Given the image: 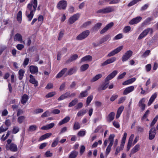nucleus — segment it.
I'll return each instance as SVG.
<instances>
[{
	"label": "nucleus",
	"mask_w": 158,
	"mask_h": 158,
	"mask_svg": "<svg viewBox=\"0 0 158 158\" xmlns=\"http://www.w3.org/2000/svg\"><path fill=\"white\" fill-rule=\"evenodd\" d=\"M37 5V0H31L30 3L28 4L26 11V15L29 21H30L32 19Z\"/></svg>",
	"instance_id": "obj_1"
},
{
	"label": "nucleus",
	"mask_w": 158,
	"mask_h": 158,
	"mask_svg": "<svg viewBox=\"0 0 158 158\" xmlns=\"http://www.w3.org/2000/svg\"><path fill=\"white\" fill-rule=\"evenodd\" d=\"M114 9L112 6H108L99 10L97 11V13L106 14L114 11Z\"/></svg>",
	"instance_id": "obj_2"
},
{
	"label": "nucleus",
	"mask_w": 158,
	"mask_h": 158,
	"mask_svg": "<svg viewBox=\"0 0 158 158\" xmlns=\"http://www.w3.org/2000/svg\"><path fill=\"white\" fill-rule=\"evenodd\" d=\"M89 31L88 30L83 31L76 38L77 40H81L87 37L89 34Z\"/></svg>",
	"instance_id": "obj_3"
},
{
	"label": "nucleus",
	"mask_w": 158,
	"mask_h": 158,
	"mask_svg": "<svg viewBox=\"0 0 158 158\" xmlns=\"http://www.w3.org/2000/svg\"><path fill=\"white\" fill-rule=\"evenodd\" d=\"M80 17V14L78 13L73 15L69 19L68 23L69 24H72L78 20Z\"/></svg>",
	"instance_id": "obj_4"
},
{
	"label": "nucleus",
	"mask_w": 158,
	"mask_h": 158,
	"mask_svg": "<svg viewBox=\"0 0 158 158\" xmlns=\"http://www.w3.org/2000/svg\"><path fill=\"white\" fill-rule=\"evenodd\" d=\"M123 46H121L110 52L107 56L108 57L113 56L119 52L123 48Z\"/></svg>",
	"instance_id": "obj_5"
},
{
	"label": "nucleus",
	"mask_w": 158,
	"mask_h": 158,
	"mask_svg": "<svg viewBox=\"0 0 158 158\" xmlns=\"http://www.w3.org/2000/svg\"><path fill=\"white\" fill-rule=\"evenodd\" d=\"M149 32L152 33V29L150 28H147L144 30L142 33L139 35L138 39L140 40L145 37Z\"/></svg>",
	"instance_id": "obj_6"
},
{
	"label": "nucleus",
	"mask_w": 158,
	"mask_h": 158,
	"mask_svg": "<svg viewBox=\"0 0 158 158\" xmlns=\"http://www.w3.org/2000/svg\"><path fill=\"white\" fill-rule=\"evenodd\" d=\"M132 52L131 50L127 51L123 56L122 60L123 62L125 61L128 60L132 55Z\"/></svg>",
	"instance_id": "obj_7"
},
{
	"label": "nucleus",
	"mask_w": 158,
	"mask_h": 158,
	"mask_svg": "<svg viewBox=\"0 0 158 158\" xmlns=\"http://www.w3.org/2000/svg\"><path fill=\"white\" fill-rule=\"evenodd\" d=\"M6 149L7 150H10L12 152H15L18 150V148L16 144L14 143H11L8 146H5Z\"/></svg>",
	"instance_id": "obj_8"
},
{
	"label": "nucleus",
	"mask_w": 158,
	"mask_h": 158,
	"mask_svg": "<svg viewBox=\"0 0 158 158\" xmlns=\"http://www.w3.org/2000/svg\"><path fill=\"white\" fill-rule=\"evenodd\" d=\"M67 5V2L65 1L62 0L58 2L57 5V7L59 9L64 10L65 9Z\"/></svg>",
	"instance_id": "obj_9"
},
{
	"label": "nucleus",
	"mask_w": 158,
	"mask_h": 158,
	"mask_svg": "<svg viewBox=\"0 0 158 158\" xmlns=\"http://www.w3.org/2000/svg\"><path fill=\"white\" fill-rule=\"evenodd\" d=\"M116 60V58L115 57H114L109 58L103 63L101 64V65L102 66H104L108 64L113 63Z\"/></svg>",
	"instance_id": "obj_10"
},
{
	"label": "nucleus",
	"mask_w": 158,
	"mask_h": 158,
	"mask_svg": "<svg viewBox=\"0 0 158 158\" xmlns=\"http://www.w3.org/2000/svg\"><path fill=\"white\" fill-rule=\"evenodd\" d=\"M156 130L154 127L152 128L149 131V139L151 140L155 137Z\"/></svg>",
	"instance_id": "obj_11"
},
{
	"label": "nucleus",
	"mask_w": 158,
	"mask_h": 158,
	"mask_svg": "<svg viewBox=\"0 0 158 158\" xmlns=\"http://www.w3.org/2000/svg\"><path fill=\"white\" fill-rule=\"evenodd\" d=\"M118 73V72L117 70L114 71L111 73L107 76L105 79V80L106 81H107L111 80Z\"/></svg>",
	"instance_id": "obj_12"
},
{
	"label": "nucleus",
	"mask_w": 158,
	"mask_h": 158,
	"mask_svg": "<svg viewBox=\"0 0 158 158\" xmlns=\"http://www.w3.org/2000/svg\"><path fill=\"white\" fill-rule=\"evenodd\" d=\"M142 18L140 16H138L132 19L129 22V24L131 25L136 24L139 23L142 19Z\"/></svg>",
	"instance_id": "obj_13"
},
{
	"label": "nucleus",
	"mask_w": 158,
	"mask_h": 158,
	"mask_svg": "<svg viewBox=\"0 0 158 158\" xmlns=\"http://www.w3.org/2000/svg\"><path fill=\"white\" fill-rule=\"evenodd\" d=\"M114 25L113 22H111L107 25L100 32L101 34H103L106 32L108 30L110 29Z\"/></svg>",
	"instance_id": "obj_14"
},
{
	"label": "nucleus",
	"mask_w": 158,
	"mask_h": 158,
	"mask_svg": "<svg viewBox=\"0 0 158 158\" xmlns=\"http://www.w3.org/2000/svg\"><path fill=\"white\" fill-rule=\"evenodd\" d=\"M114 25L113 22H111L107 25L100 32L101 34H103L106 32L108 30L110 29Z\"/></svg>",
	"instance_id": "obj_15"
},
{
	"label": "nucleus",
	"mask_w": 158,
	"mask_h": 158,
	"mask_svg": "<svg viewBox=\"0 0 158 158\" xmlns=\"http://www.w3.org/2000/svg\"><path fill=\"white\" fill-rule=\"evenodd\" d=\"M140 145L139 144H137L131 150V153L129 156L131 157V155L133 154L138 151L140 149Z\"/></svg>",
	"instance_id": "obj_16"
},
{
	"label": "nucleus",
	"mask_w": 158,
	"mask_h": 158,
	"mask_svg": "<svg viewBox=\"0 0 158 158\" xmlns=\"http://www.w3.org/2000/svg\"><path fill=\"white\" fill-rule=\"evenodd\" d=\"M29 77V82L33 84L35 87L37 86L38 84V82L36 80L34 77L32 75L30 74Z\"/></svg>",
	"instance_id": "obj_17"
},
{
	"label": "nucleus",
	"mask_w": 158,
	"mask_h": 158,
	"mask_svg": "<svg viewBox=\"0 0 158 158\" xmlns=\"http://www.w3.org/2000/svg\"><path fill=\"white\" fill-rule=\"evenodd\" d=\"M134 90V87L133 86H131L126 88L123 92V94L126 95L132 92Z\"/></svg>",
	"instance_id": "obj_18"
},
{
	"label": "nucleus",
	"mask_w": 158,
	"mask_h": 158,
	"mask_svg": "<svg viewBox=\"0 0 158 158\" xmlns=\"http://www.w3.org/2000/svg\"><path fill=\"white\" fill-rule=\"evenodd\" d=\"M14 40L15 41H18L21 43H25L24 41H23L22 37L21 35L19 33H17L15 35Z\"/></svg>",
	"instance_id": "obj_19"
},
{
	"label": "nucleus",
	"mask_w": 158,
	"mask_h": 158,
	"mask_svg": "<svg viewBox=\"0 0 158 158\" xmlns=\"http://www.w3.org/2000/svg\"><path fill=\"white\" fill-rule=\"evenodd\" d=\"M29 70L30 72L32 74L37 73L38 72V69L35 66L31 65L29 67Z\"/></svg>",
	"instance_id": "obj_20"
},
{
	"label": "nucleus",
	"mask_w": 158,
	"mask_h": 158,
	"mask_svg": "<svg viewBox=\"0 0 158 158\" xmlns=\"http://www.w3.org/2000/svg\"><path fill=\"white\" fill-rule=\"evenodd\" d=\"M157 96V94L156 93H154L152 95L148 103V106H150L152 103L155 99L156 98Z\"/></svg>",
	"instance_id": "obj_21"
},
{
	"label": "nucleus",
	"mask_w": 158,
	"mask_h": 158,
	"mask_svg": "<svg viewBox=\"0 0 158 158\" xmlns=\"http://www.w3.org/2000/svg\"><path fill=\"white\" fill-rule=\"evenodd\" d=\"M124 145L121 144L119 146H118L117 148L114 153V155L115 156L118 155V153H119L121 151L123 150L124 147Z\"/></svg>",
	"instance_id": "obj_22"
},
{
	"label": "nucleus",
	"mask_w": 158,
	"mask_h": 158,
	"mask_svg": "<svg viewBox=\"0 0 158 158\" xmlns=\"http://www.w3.org/2000/svg\"><path fill=\"white\" fill-rule=\"evenodd\" d=\"M70 119V118L69 116H66L63 119L60 121L58 123V125L60 126L65 123L68 122Z\"/></svg>",
	"instance_id": "obj_23"
},
{
	"label": "nucleus",
	"mask_w": 158,
	"mask_h": 158,
	"mask_svg": "<svg viewBox=\"0 0 158 158\" xmlns=\"http://www.w3.org/2000/svg\"><path fill=\"white\" fill-rule=\"evenodd\" d=\"M124 109V107L123 106H121L118 108L116 116V118H119Z\"/></svg>",
	"instance_id": "obj_24"
},
{
	"label": "nucleus",
	"mask_w": 158,
	"mask_h": 158,
	"mask_svg": "<svg viewBox=\"0 0 158 158\" xmlns=\"http://www.w3.org/2000/svg\"><path fill=\"white\" fill-rule=\"evenodd\" d=\"M29 99L28 95L26 94H24L22 97L21 100V103L22 104H24L26 103Z\"/></svg>",
	"instance_id": "obj_25"
},
{
	"label": "nucleus",
	"mask_w": 158,
	"mask_h": 158,
	"mask_svg": "<svg viewBox=\"0 0 158 158\" xmlns=\"http://www.w3.org/2000/svg\"><path fill=\"white\" fill-rule=\"evenodd\" d=\"M114 137V134H113L110 135L108 138V141L109 142V144L113 145Z\"/></svg>",
	"instance_id": "obj_26"
},
{
	"label": "nucleus",
	"mask_w": 158,
	"mask_h": 158,
	"mask_svg": "<svg viewBox=\"0 0 158 158\" xmlns=\"http://www.w3.org/2000/svg\"><path fill=\"white\" fill-rule=\"evenodd\" d=\"M92 59V57L90 55L86 56L83 57L81 60V62H84L85 61H91Z\"/></svg>",
	"instance_id": "obj_27"
},
{
	"label": "nucleus",
	"mask_w": 158,
	"mask_h": 158,
	"mask_svg": "<svg viewBox=\"0 0 158 158\" xmlns=\"http://www.w3.org/2000/svg\"><path fill=\"white\" fill-rule=\"evenodd\" d=\"M52 135L51 133H47L44 135L41 136L39 139L40 141H42L44 139H45L50 136Z\"/></svg>",
	"instance_id": "obj_28"
},
{
	"label": "nucleus",
	"mask_w": 158,
	"mask_h": 158,
	"mask_svg": "<svg viewBox=\"0 0 158 158\" xmlns=\"http://www.w3.org/2000/svg\"><path fill=\"white\" fill-rule=\"evenodd\" d=\"M136 80V78L135 77L131 78L128 80L125 81L123 83V85H126L131 84L134 82Z\"/></svg>",
	"instance_id": "obj_29"
},
{
	"label": "nucleus",
	"mask_w": 158,
	"mask_h": 158,
	"mask_svg": "<svg viewBox=\"0 0 158 158\" xmlns=\"http://www.w3.org/2000/svg\"><path fill=\"white\" fill-rule=\"evenodd\" d=\"M67 70L66 68H65L62 69L57 75L56 78H59L60 77L62 76L65 73Z\"/></svg>",
	"instance_id": "obj_30"
},
{
	"label": "nucleus",
	"mask_w": 158,
	"mask_h": 158,
	"mask_svg": "<svg viewBox=\"0 0 158 158\" xmlns=\"http://www.w3.org/2000/svg\"><path fill=\"white\" fill-rule=\"evenodd\" d=\"M78 153L76 151H72L69 154V158H75L77 156Z\"/></svg>",
	"instance_id": "obj_31"
},
{
	"label": "nucleus",
	"mask_w": 158,
	"mask_h": 158,
	"mask_svg": "<svg viewBox=\"0 0 158 158\" xmlns=\"http://www.w3.org/2000/svg\"><path fill=\"white\" fill-rule=\"evenodd\" d=\"M102 76V75L101 74H99L96 75L91 80V82H94L99 79Z\"/></svg>",
	"instance_id": "obj_32"
},
{
	"label": "nucleus",
	"mask_w": 158,
	"mask_h": 158,
	"mask_svg": "<svg viewBox=\"0 0 158 158\" xmlns=\"http://www.w3.org/2000/svg\"><path fill=\"white\" fill-rule=\"evenodd\" d=\"M25 73V71L23 69H20L19 71V78L20 80H21L24 76Z\"/></svg>",
	"instance_id": "obj_33"
},
{
	"label": "nucleus",
	"mask_w": 158,
	"mask_h": 158,
	"mask_svg": "<svg viewBox=\"0 0 158 158\" xmlns=\"http://www.w3.org/2000/svg\"><path fill=\"white\" fill-rule=\"evenodd\" d=\"M81 127V125L79 123L77 122H75L73 126L74 130H77L79 129Z\"/></svg>",
	"instance_id": "obj_34"
},
{
	"label": "nucleus",
	"mask_w": 158,
	"mask_h": 158,
	"mask_svg": "<svg viewBox=\"0 0 158 158\" xmlns=\"http://www.w3.org/2000/svg\"><path fill=\"white\" fill-rule=\"evenodd\" d=\"M115 113L113 112H111L108 115V120L110 122L114 118Z\"/></svg>",
	"instance_id": "obj_35"
},
{
	"label": "nucleus",
	"mask_w": 158,
	"mask_h": 158,
	"mask_svg": "<svg viewBox=\"0 0 158 158\" xmlns=\"http://www.w3.org/2000/svg\"><path fill=\"white\" fill-rule=\"evenodd\" d=\"M77 69L75 67L70 69L68 72V74L69 75H71L75 73L77 71Z\"/></svg>",
	"instance_id": "obj_36"
},
{
	"label": "nucleus",
	"mask_w": 158,
	"mask_h": 158,
	"mask_svg": "<svg viewBox=\"0 0 158 158\" xmlns=\"http://www.w3.org/2000/svg\"><path fill=\"white\" fill-rule=\"evenodd\" d=\"M102 25L101 23H98L96 24L93 28V29L94 31H96L99 29Z\"/></svg>",
	"instance_id": "obj_37"
},
{
	"label": "nucleus",
	"mask_w": 158,
	"mask_h": 158,
	"mask_svg": "<svg viewBox=\"0 0 158 158\" xmlns=\"http://www.w3.org/2000/svg\"><path fill=\"white\" fill-rule=\"evenodd\" d=\"M25 119V117L23 116H21L19 117L18 118V122L20 124L23 123Z\"/></svg>",
	"instance_id": "obj_38"
},
{
	"label": "nucleus",
	"mask_w": 158,
	"mask_h": 158,
	"mask_svg": "<svg viewBox=\"0 0 158 158\" xmlns=\"http://www.w3.org/2000/svg\"><path fill=\"white\" fill-rule=\"evenodd\" d=\"M22 13L21 11H19L17 14V20L20 23L22 20Z\"/></svg>",
	"instance_id": "obj_39"
},
{
	"label": "nucleus",
	"mask_w": 158,
	"mask_h": 158,
	"mask_svg": "<svg viewBox=\"0 0 158 158\" xmlns=\"http://www.w3.org/2000/svg\"><path fill=\"white\" fill-rule=\"evenodd\" d=\"M112 146V145L109 144L107 147L105 151V154L106 156H107L110 152Z\"/></svg>",
	"instance_id": "obj_40"
},
{
	"label": "nucleus",
	"mask_w": 158,
	"mask_h": 158,
	"mask_svg": "<svg viewBox=\"0 0 158 158\" xmlns=\"http://www.w3.org/2000/svg\"><path fill=\"white\" fill-rule=\"evenodd\" d=\"M89 65L88 64H85L82 65L80 67L81 71H84L86 70L89 67Z\"/></svg>",
	"instance_id": "obj_41"
},
{
	"label": "nucleus",
	"mask_w": 158,
	"mask_h": 158,
	"mask_svg": "<svg viewBox=\"0 0 158 158\" xmlns=\"http://www.w3.org/2000/svg\"><path fill=\"white\" fill-rule=\"evenodd\" d=\"M59 140V138L58 137L56 138V139L54 140L51 146L52 147H56L57 145Z\"/></svg>",
	"instance_id": "obj_42"
},
{
	"label": "nucleus",
	"mask_w": 158,
	"mask_h": 158,
	"mask_svg": "<svg viewBox=\"0 0 158 158\" xmlns=\"http://www.w3.org/2000/svg\"><path fill=\"white\" fill-rule=\"evenodd\" d=\"M78 102V99H75L74 100H73L71 102H70L69 104V107H72L74 105H75Z\"/></svg>",
	"instance_id": "obj_43"
},
{
	"label": "nucleus",
	"mask_w": 158,
	"mask_h": 158,
	"mask_svg": "<svg viewBox=\"0 0 158 158\" xmlns=\"http://www.w3.org/2000/svg\"><path fill=\"white\" fill-rule=\"evenodd\" d=\"M123 35L122 33H119L114 37L113 38L114 40H118L122 38L123 37Z\"/></svg>",
	"instance_id": "obj_44"
},
{
	"label": "nucleus",
	"mask_w": 158,
	"mask_h": 158,
	"mask_svg": "<svg viewBox=\"0 0 158 158\" xmlns=\"http://www.w3.org/2000/svg\"><path fill=\"white\" fill-rule=\"evenodd\" d=\"M37 128V127L36 125H32L30 126L28 129V130L30 131H34Z\"/></svg>",
	"instance_id": "obj_45"
},
{
	"label": "nucleus",
	"mask_w": 158,
	"mask_h": 158,
	"mask_svg": "<svg viewBox=\"0 0 158 158\" xmlns=\"http://www.w3.org/2000/svg\"><path fill=\"white\" fill-rule=\"evenodd\" d=\"M131 30V27L130 26H127L125 27L123 30L124 33H127L129 32Z\"/></svg>",
	"instance_id": "obj_46"
},
{
	"label": "nucleus",
	"mask_w": 158,
	"mask_h": 158,
	"mask_svg": "<svg viewBox=\"0 0 158 158\" xmlns=\"http://www.w3.org/2000/svg\"><path fill=\"white\" fill-rule=\"evenodd\" d=\"M127 133L126 132H125L124 133L123 136V138H122V139L121 140V144H123L124 145V144H125V142L126 139V137H127Z\"/></svg>",
	"instance_id": "obj_47"
},
{
	"label": "nucleus",
	"mask_w": 158,
	"mask_h": 158,
	"mask_svg": "<svg viewBox=\"0 0 158 158\" xmlns=\"http://www.w3.org/2000/svg\"><path fill=\"white\" fill-rule=\"evenodd\" d=\"M86 112V110H82L78 112L77 115L78 116H83L84 115Z\"/></svg>",
	"instance_id": "obj_48"
},
{
	"label": "nucleus",
	"mask_w": 158,
	"mask_h": 158,
	"mask_svg": "<svg viewBox=\"0 0 158 158\" xmlns=\"http://www.w3.org/2000/svg\"><path fill=\"white\" fill-rule=\"evenodd\" d=\"M93 98V96L92 95H90L87 98L86 102V103L87 106L90 103Z\"/></svg>",
	"instance_id": "obj_49"
},
{
	"label": "nucleus",
	"mask_w": 158,
	"mask_h": 158,
	"mask_svg": "<svg viewBox=\"0 0 158 158\" xmlns=\"http://www.w3.org/2000/svg\"><path fill=\"white\" fill-rule=\"evenodd\" d=\"M88 95V93L87 90H85L84 91L82 92L80 94L79 97L83 98L85 97Z\"/></svg>",
	"instance_id": "obj_50"
},
{
	"label": "nucleus",
	"mask_w": 158,
	"mask_h": 158,
	"mask_svg": "<svg viewBox=\"0 0 158 158\" xmlns=\"http://www.w3.org/2000/svg\"><path fill=\"white\" fill-rule=\"evenodd\" d=\"M108 36H106L102 38L99 41V44H100L107 41L108 39Z\"/></svg>",
	"instance_id": "obj_51"
},
{
	"label": "nucleus",
	"mask_w": 158,
	"mask_h": 158,
	"mask_svg": "<svg viewBox=\"0 0 158 158\" xmlns=\"http://www.w3.org/2000/svg\"><path fill=\"white\" fill-rule=\"evenodd\" d=\"M86 132L85 131H80L77 133V135L79 136H84Z\"/></svg>",
	"instance_id": "obj_52"
},
{
	"label": "nucleus",
	"mask_w": 158,
	"mask_h": 158,
	"mask_svg": "<svg viewBox=\"0 0 158 158\" xmlns=\"http://www.w3.org/2000/svg\"><path fill=\"white\" fill-rule=\"evenodd\" d=\"M29 59L28 58H26L23 63V65L24 67H25L26 65H27L29 62Z\"/></svg>",
	"instance_id": "obj_53"
},
{
	"label": "nucleus",
	"mask_w": 158,
	"mask_h": 158,
	"mask_svg": "<svg viewBox=\"0 0 158 158\" xmlns=\"http://www.w3.org/2000/svg\"><path fill=\"white\" fill-rule=\"evenodd\" d=\"M158 119V116L156 115V117L154 118L153 121L152 122V123L150 124L151 127H152L155 124V123L156 122Z\"/></svg>",
	"instance_id": "obj_54"
},
{
	"label": "nucleus",
	"mask_w": 158,
	"mask_h": 158,
	"mask_svg": "<svg viewBox=\"0 0 158 158\" xmlns=\"http://www.w3.org/2000/svg\"><path fill=\"white\" fill-rule=\"evenodd\" d=\"M56 92H50L46 95V97L47 98H50L54 96Z\"/></svg>",
	"instance_id": "obj_55"
},
{
	"label": "nucleus",
	"mask_w": 158,
	"mask_h": 158,
	"mask_svg": "<svg viewBox=\"0 0 158 158\" xmlns=\"http://www.w3.org/2000/svg\"><path fill=\"white\" fill-rule=\"evenodd\" d=\"M150 52V50H147L143 54L142 56L143 57H146L149 55Z\"/></svg>",
	"instance_id": "obj_56"
},
{
	"label": "nucleus",
	"mask_w": 158,
	"mask_h": 158,
	"mask_svg": "<svg viewBox=\"0 0 158 158\" xmlns=\"http://www.w3.org/2000/svg\"><path fill=\"white\" fill-rule=\"evenodd\" d=\"M16 47L18 50H21L24 48V46L21 44H18L17 45Z\"/></svg>",
	"instance_id": "obj_57"
},
{
	"label": "nucleus",
	"mask_w": 158,
	"mask_h": 158,
	"mask_svg": "<svg viewBox=\"0 0 158 158\" xmlns=\"http://www.w3.org/2000/svg\"><path fill=\"white\" fill-rule=\"evenodd\" d=\"M64 34V31H61L58 35V40H61Z\"/></svg>",
	"instance_id": "obj_58"
},
{
	"label": "nucleus",
	"mask_w": 158,
	"mask_h": 158,
	"mask_svg": "<svg viewBox=\"0 0 158 158\" xmlns=\"http://www.w3.org/2000/svg\"><path fill=\"white\" fill-rule=\"evenodd\" d=\"M78 56L76 54H75L72 56L69 59L70 61H73L76 60L78 58Z\"/></svg>",
	"instance_id": "obj_59"
},
{
	"label": "nucleus",
	"mask_w": 158,
	"mask_h": 158,
	"mask_svg": "<svg viewBox=\"0 0 158 158\" xmlns=\"http://www.w3.org/2000/svg\"><path fill=\"white\" fill-rule=\"evenodd\" d=\"M149 110H147L146 111V112H145V113L143 115V117L142 118V120H143V119H145L147 117L148 115L149 114Z\"/></svg>",
	"instance_id": "obj_60"
},
{
	"label": "nucleus",
	"mask_w": 158,
	"mask_h": 158,
	"mask_svg": "<svg viewBox=\"0 0 158 158\" xmlns=\"http://www.w3.org/2000/svg\"><path fill=\"white\" fill-rule=\"evenodd\" d=\"M50 113L48 111H47L42 115L41 117L42 118L48 116L50 115Z\"/></svg>",
	"instance_id": "obj_61"
},
{
	"label": "nucleus",
	"mask_w": 158,
	"mask_h": 158,
	"mask_svg": "<svg viewBox=\"0 0 158 158\" xmlns=\"http://www.w3.org/2000/svg\"><path fill=\"white\" fill-rule=\"evenodd\" d=\"M146 70L147 72H149L150 71L152 66L150 64H147L145 66Z\"/></svg>",
	"instance_id": "obj_62"
},
{
	"label": "nucleus",
	"mask_w": 158,
	"mask_h": 158,
	"mask_svg": "<svg viewBox=\"0 0 158 158\" xmlns=\"http://www.w3.org/2000/svg\"><path fill=\"white\" fill-rule=\"evenodd\" d=\"M19 131V128L16 127H14L12 130V132L14 134L17 133Z\"/></svg>",
	"instance_id": "obj_63"
},
{
	"label": "nucleus",
	"mask_w": 158,
	"mask_h": 158,
	"mask_svg": "<svg viewBox=\"0 0 158 158\" xmlns=\"http://www.w3.org/2000/svg\"><path fill=\"white\" fill-rule=\"evenodd\" d=\"M43 112V110L41 109H38L35 110L34 111V113L35 114H37L39 113H42Z\"/></svg>",
	"instance_id": "obj_64"
}]
</instances>
